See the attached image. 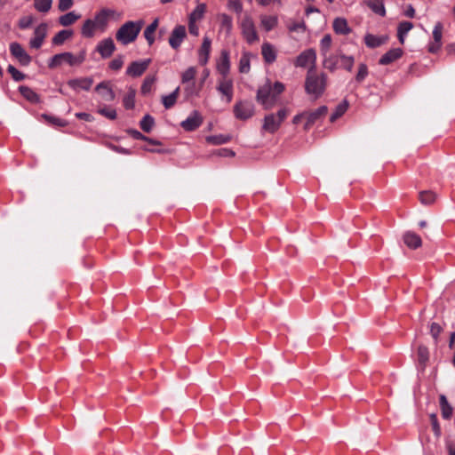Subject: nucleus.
Returning <instances> with one entry per match:
<instances>
[{"mask_svg": "<svg viewBox=\"0 0 455 455\" xmlns=\"http://www.w3.org/2000/svg\"><path fill=\"white\" fill-rule=\"evenodd\" d=\"M327 86V75L321 72L317 73L315 69L309 68L305 80V91L312 96L314 100L320 98Z\"/></svg>", "mask_w": 455, "mask_h": 455, "instance_id": "obj_1", "label": "nucleus"}, {"mask_svg": "<svg viewBox=\"0 0 455 455\" xmlns=\"http://www.w3.org/2000/svg\"><path fill=\"white\" fill-rule=\"evenodd\" d=\"M143 26L142 20L127 21L117 30L116 38L124 45L134 42Z\"/></svg>", "mask_w": 455, "mask_h": 455, "instance_id": "obj_2", "label": "nucleus"}, {"mask_svg": "<svg viewBox=\"0 0 455 455\" xmlns=\"http://www.w3.org/2000/svg\"><path fill=\"white\" fill-rule=\"evenodd\" d=\"M289 113V109L283 108L279 109L276 114L267 115L263 119L262 132L271 134L276 132Z\"/></svg>", "mask_w": 455, "mask_h": 455, "instance_id": "obj_3", "label": "nucleus"}, {"mask_svg": "<svg viewBox=\"0 0 455 455\" xmlns=\"http://www.w3.org/2000/svg\"><path fill=\"white\" fill-rule=\"evenodd\" d=\"M85 60V52L82 51L77 55L71 52H62L55 54L49 61V68H54L61 66L63 63H68L69 66H76L82 64Z\"/></svg>", "mask_w": 455, "mask_h": 455, "instance_id": "obj_4", "label": "nucleus"}, {"mask_svg": "<svg viewBox=\"0 0 455 455\" xmlns=\"http://www.w3.org/2000/svg\"><path fill=\"white\" fill-rule=\"evenodd\" d=\"M242 36L248 44H253L259 40L252 17L245 13L239 21Z\"/></svg>", "mask_w": 455, "mask_h": 455, "instance_id": "obj_5", "label": "nucleus"}, {"mask_svg": "<svg viewBox=\"0 0 455 455\" xmlns=\"http://www.w3.org/2000/svg\"><path fill=\"white\" fill-rule=\"evenodd\" d=\"M256 100L265 109H270L275 106L277 99L275 95L273 94L270 82H267L258 89Z\"/></svg>", "mask_w": 455, "mask_h": 455, "instance_id": "obj_6", "label": "nucleus"}, {"mask_svg": "<svg viewBox=\"0 0 455 455\" xmlns=\"http://www.w3.org/2000/svg\"><path fill=\"white\" fill-rule=\"evenodd\" d=\"M316 53L314 49H307L302 52L295 60V66L315 69Z\"/></svg>", "mask_w": 455, "mask_h": 455, "instance_id": "obj_7", "label": "nucleus"}, {"mask_svg": "<svg viewBox=\"0 0 455 455\" xmlns=\"http://www.w3.org/2000/svg\"><path fill=\"white\" fill-rule=\"evenodd\" d=\"M255 112V107L251 102L240 101L234 107V113L236 118L246 120L251 118Z\"/></svg>", "mask_w": 455, "mask_h": 455, "instance_id": "obj_8", "label": "nucleus"}, {"mask_svg": "<svg viewBox=\"0 0 455 455\" xmlns=\"http://www.w3.org/2000/svg\"><path fill=\"white\" fill-rule=\"evenodd\" d=\"M202 124L203 116L198 111L195 110L181 122L180 126L187 132H192L197 129Z\"/></svg>", "mask_w": 455, "mask_h": 455, "instance_id": "obj_9", "label": "nucleus"}, {"mask_svg": "<svg viewBox=\"0 0 455 455\" xmlns=\"http://www.w3.org/2000/svg\"><path fill=\"white\" fill-rule=\"evenodd\" d=\"M187 36L186 28L183 25L176 26L173 30L171 33V36L169 37V44L170 46L177 50L181 43L183 42L184 38Z\"/></svg>", "mask_w": 455, "mask_h": 455, "instance_id": "obj_10", "label": "nucleus"}, {"mask_svg": "<svg viewBox=\"0 0 455 455\" xmlns=\"http://www.w3.org/2000/svg\"><path fill=\"white\" fill-rule=\"evenodd\" d=\"M306 112V124L305 129H308L315 123L323 118L328 113V108L326 106H321L318 108L312 111Z\"/></svg>", "mask_w": 455, "mask_h": 455, "instance_id": "obj_11", "label": "nucleus"}, {"mask_svg": "<svg viewBox=\"0 0 455 455\" xmlns=\"http://www.w3.org/2000/svg\"><path fill=\"white\" fill-rule=\"evenodd\" d=\"M151 63L150 59L133 61L126 69V74L132 77H138L141 76Z\"/></svg>", "mask_w": 455, "mask_h": 455, "instance_id": "obj_12", "label": "nucleus"}, {"mask_svg": "<svg viewBox=\"0 0 455 455\" xmlns=\"http://www.w3.org/2000/svg\"><path fill=\"white\" fill-rule=\"evenodd\" d=\"M10 51L12 55L15 57L21 65L27 66L30 63V56L25 52L20 44L12 43L10 45Z\"/></svg>", "mask_w": 455, "mask_h": 455, "instance_id": "obj_13", "label": "nucleus"}, {"mask_svg": "<svg viewBox=\"0 0 455 455\" xmlns=\"http://www.w3.org/2000/svg\"><path fill=\"white\" fill-rule=\"evenodd\" d=\"M47 34V25L45 23H42L38 25L34 31V37L30 40V47L35 49H39Z\"/></svg>", "mask_w": 455, "mask_h": 455, "instance_id": "obj_14", "label": "nucleus"}, {"mask_svg": "<svg viewBox=\"0 0 455 455\" xmlns=\"http://www.w3.org/2000/svg\"><path fill=\"white\" fill-rule=\"evenodd\" d=\"M218 92L226 97L228 103L231 102L233 99V81L228 77H222L219 80L217 86Z\"/></svg>", "mask_w": 455, "mask_h": 455, "instance_id": "obj_15", "label": "nucleus"}, {"mask_svg": "<svg viewBox=\"0 0 455 455\" xmlns=\"http://www.w3.org/2000/svg\"><path fill=\"white\" fill-rule=\"evenodd\" d=\"M92 84L93 80L91 77L75 78L68 81V86L76 92L80 90L89 91Z\"/></svg>", "mask_w": 455, "mask_h": 455, "instance_id": "obj_16", "label": "nucleus"}, {"mask_svg": "<svg viewBox=\"0 0 455 455\" xmlns=\"http://www.w3.org/2000/svg\"><path fill=\"white\" fill-rule=\"evenodd\" d=\"M443 36V25L441 22H437L433 29L434 42L429 44L428 51L430 52H436L442 45Z\"/></svg>", "mask_w": 455, "mask_h": 455, "instance_id": "obj_17", "label": "nucleus"}, {"mask_svg": "<svg viewBox=\"0 0 455 455\" xmlns=\"http://www.w3.org/2000/svg\"><path fill=\"white\" fill-rule=\"evenodd\" d=\"M259 25L260 28L265 32H270L274 28H275L278 25V17L276 15H267L261 14L259 16Z\"/></svg>", "mask_w": 455, "mask_h": 455, "instance_id": "obj_18", "label": "nucleus"}, {"mask_svg": "<svg viewBox=\"0 0 455 455\" xmlns=\"http://www.w3.org/2000/svg\"><path fill=\"white\" fill-rule=\"evenodd\" d=\"M116 46L112 38H107L100 41L97 46V51L102 58H108L112 55Z\"/></svg>", "mask_w": 455, "mask_h": 455, "instance_id": "obj_19", "label": "nucleus"}, {"mask_svg": "<svg viewBox=\"0 0 455 455\" xmlns=\"http://www.w3.org/2000/svg\"><path fill=\"white\" fill-rule=\"evenodd\" d=\"M261 54L264 60L270 64L276 60V50L273 44L268 42H265L261 45Z\"/></svg>", "mask_w": 455, "mask_h": 455, "instance_id": "obj_20", "label": "nucleus"}, {"mask_svg": "<svg viewBox=\"0 0 455 455\" xmlns=\"http://www.w3.org/2000/svg\"><path fill=\"white\" fill-rule=\"evenodd\" d=\"M339 62V53L330 54L328 52L326 55H323V66L331 72H334L338 68Z\"/></svg>", "mask_w": 455, "mask_h": 455, "instance_id": "obj_21", "label": "nucleus"}, {"mask_svg": "<svg viewBox=\"0 0 455 455\" xmlns=\"http://www.w3.org/2000/svg\"><path fill=\"white\" fill-rule=\"evenodd\" d=\"M217 69L223 77H228L230 69L229 54L227 51H222L220 58L217 63Z\"/></svg>", "mask_w": 455, "mask_h": 455, "instance_id": "obj_22", "label": "nucleus"}, {"mask_svg": "<svg viewBox=\"0 0 455 455\" xmlns=\"http://www.w3.org/2000/svg\"><path fill=\"white\" fill-rule=\"evenodd\" d=\"M403 50L401 48H394L386 52L379 60L380 65H388L401 58Z\"/></svg>", "mask_w": 455, "mask_h": 455, "instance_id": "obj_23", "label": "nucleus"}, {"mask_svg": "<svg viewBox=\"0 0 455 455\" xmlns=\"http://www.w3.org/2000/svg\"><path fill=\"white\" fill-rule=\"evenodd\" d=\"M212 41L209 37L205 36L203 40V44L199 50L198 61L201 65H205L208 62L209 55L211 52Z\"/></svg>", "mask_w": 455, "mask_h": 455, "instance_id": "obj_24", "label": "nucleus"}, {"mask_svg": "<svg viewBox=\"0 0 455 455\" xmlns=\"http://www.w3.org/2000/svg\"><path fill=\"white\" fill-rule=\"evenodd\" d=\"M403 239L404 243L411 249H417L422 244L420 236L411 231L406 232Z\"/></svg>", "mask_w": 455, "mask_h": 455, "instance_id": "obj_25", "label": "nucleus"}, {"mask_svg": "<svg viewBox=\"0 0 455 455\" xmlns=\"http://www.w3.org/2000/svg\"><path fill=\"white\" fill-rule=\"evenodd\" d=\"M95 91L98 92L102 99L106 101H112L115 99L114 92L106 82L99 84L95 87Z\"/></svg>", "mask_w": 455, "mask_h": 455, "instance_id": "obj_26", "label": "nucleus"}, {"mask_svg": "<svg viewBox=\"0 0 455 455\" xmlns=\"http://www.w3.org/2000/svg\"><path fill=\"white\" fill-rule=\"evenodd\" d=\"M333 30L339 35H348L351 31L347 21L344 18H336L332 24Z\"/></svg>", "mask_w": 455, "mask_h": 455, "instance_id": "obj_27", "label": "nucleus"}, {"mask_svg": "<svg viewBox=\"0 0 455 455\" xmlns=\"http://www.w3.org/2000/svg\"><path fill=\"white\" fill-rule=\"evenodd\" d=\"M387 40L385 36H377L372 34H366L364 43L369 48H376L382 45Z\"/></svg>", "mask_w": 455, "mask_h": 455, "instance_id": "obj_28", "label": "nucleus"}, {"mask_svg": "<svg viewBox=\"0 0 455 455\" xmlns=\"http://www.w3.org/2000/svg\"><path fill=\"white\" fill-rule=\"evenodd\" d=\"M158 27V20L156 19L150 25H148L144 30V36L149 45H152L155 42V32Z\"/></svg>", "mask_w": 455, "mask_h": 455, "instance_id": "obj_29", "label": "nucleus"}, {"mask_svg": "<svg viewBox=\"0 0 455 455\" xmlns=\"http://www.w3.org/2000/svg\"><path fill=\"white\" fill-rule=\"evenodd\" d=\"M81 17L80 14L75 12H68L59 18V22L61 26L68 27L75 23Z\"/></svg>", "mask_w": 455, "mask_h": 455, "instance_id": "obj_30", "label": "nucleus"}, {"mask_svg": "<svg viewBox=\"0 0 455 455\" xmlns=\"http://www.w3.org/2000/svg\"><path fill=\"white\" fill-rule=\"evenodd\" d=\"M179 93H180V88L177 87L172 93H170L169 95H165V96H163L162 97V102L165 108H172L176 101H177V99L179 97Z\"/></svg>", "mask_w": 455, "mask_h": 455, "instance_id": "obj_31", "label": "nucleus"}, {"mask_svg": "<svg viewBox=\"0 0 455 455\" xmlns=\"http://www.w3.org/2000/svg\"><path fill=\"white\" fill-rule=\"evenodd\" d=\"M367 5L375 13H377V14H379L380 16H385L386 10H385V6L383 4V2L381 0H369L367 2Z\"/></svg>", "mask_w": 455, "mask_h": 455, "instance_id": "obj_32", "label": "nucleus"}, {"mask_svg": "<svg viewBox=\"0 0 455 455\" xmlns=\"http://www.w3.org/2000/svg\"><path fill=\"white\" fill-rule=\"evenodd\" d=\"M219 18L221 28L224 29L227 34H230L233 28L232 18L226 13L220 14Z\"/></svg>", "mask_w": 455, "mask_h": 455, "instance_id": "obj_33", "label": "nucleus"}, {"mask_svg": "<svg viewBox=\"0 0 455 455\" xmlns=\"http://www.w3.org/2000/svg\"><path fill=\"white\" fill-rule=\"evenodd\" d=\"M348 108V102L347 100H343L341 103H339L336 108L335 111L331 114L330 117L331 122H335L339 117H340Z\"/></svg>", "mask_w": 455, "mask_h": 455, "instance_id": "obj_34", "label": "nucleus"}, {"mask_svg": "<svg viewBox=\"0 0 455 455\" xmlns=\"http://www.w3.org/2000/svg\"><path fill=\"white\" fill-rule=\"evenodd\" d=\"M96 28L92 20H86L82 27V35L85 37H92Z\"/></svg>", "mask_w": 455, "mask_h": 455, "instance_id": "obj_35", "label": "nucleus"}, {"mask_svg": "<svg viewBox=\"0 0 455 455\" xmlns=\"http://www.w3.org/2000/svg\"><path fill=\"white\" fill-rule=\"evenodd\" d=\"M52 5V0H35L34 7L40 12H48Z\"/></svg>", "mask_w": 455, "mask_h": 455, "instance_id": "obj_36", "label": "nucleus"}, {"mask_svg": "<svg viewBox=\"0 0 455 455\" xmlns=\"http://www.w3.org/2000/svg\"><path fill=\"white\" fill-rule=\"evenodd\" d=\"M72 35L73 32L71 30H61L52 38V43L54 44H62L66 40L70 38Z\"/></svg>", "mask_w": 455, "mask_h": 455, "instance_id": "obj_37", "label": "nucleus"}, {"mask_svg": "<svg viewBox=\"0 0 455 455\" xmlns=\"http://www.w3.org/2000/svg\"><path fill=\"white\" fill-rule=\"evenodd\" d=\"M339 59H340V67L345 68L347 71H352L353 66L355 63L354 57L352 56H347L343 53H339Z\"/></svg>", "mask_w": 455, "mask_h": 455, "instance_id": "obj_38", "label": "nucleus"}, {"mask_svg": "<svg viewBox=\"0 0 455 455\" xmlns=\"http://www.w3.org/2000/svg\"><path fill=\"white\" fill-rule=\"evenodd\" d=\"M156 79V76H146L140 89L142 94L146 95L151 92L152 86L155 84Z\"/></svg>", "mask_w": 455, "mask_h": 455, "instance_id": "obj_39", "label": "nucleus"}, {"mask_svg": "<svg viewBox=\"0 0 455 455\" xmlns=\"http://www.w3.org/2000/svg\"><path fill=\"white\" fill-rule=\"evenodd\" d=\"M229 140H230L229 136L222 135V134L212 135V136H208L206 138L207 142H209L212 145L225 144V143H228L229 141Z\"/></svg>", "mask_w": 455, "mask_h": 455, "instance_id": "obj_40", "label": "nucleus"}, {"mask_svg": "<svg viewBox=\"0 0 455 455\" xmlns=\"http://www.w3.org/2000/svg\"><path fill=\"white\" fill-rule=\"evenodd\" d=\"M108 18L107 17V15H105V12L101 10L99 13L96 14L93 21L95 22V26L97 28H100L101 30H104L108 24Z\"/></svg>", "mask_w": 455, "mask_h": 455, "instance_id": "obj_41", "label": "nucleus"}, {"mask_svg": "<svg viewBox=\"0 0 455 455\" xmlns=\"http://www.w3.org/2000/svg\"><path fill=\"white\" fill-rule=\"evenodd\" d=\"M418 361L422 365L425 366L429 358L428 349L425 346H419L418 347Z\"/></svg>", "mask_w": 455, "mask_h": 455, "instance_id": "obj_42", "label": "nucleus"}, {"mask_svg": "<svg viewBox=\"0 0 455 455\" xmlns=\"http://www.w3.org/2000/svg\"><path fill=\"white\" fill-rule=\"evenodd\" d=\"M124 106L127 109L133 108L135 103V91L130 89L128 93L124 97Z\"/></svg>", "mask_w": 455, "mask_h": 455, "instance_id": "obj_43", "label": "nucleus"}, {"mask_svg": "<svg viewBox=\"0 0 455 455\" xmlns=\"http://www.w3.org/2000/svg\"><path fill=\"white\" fill-rule=\"evenodd\" d=\"M154 124L155 120L150 115H146L140 121V128L146 132H149Z\"/></svg>", "mask_w": 455, "mask_h": 455, "instance_id": "obj_44", "label": "nucleus"}, {"mask_svg": "<svg viewBox=\"0 0 455 455\" xmlns=\"http://www.w3.org/2000/svg\"><path fill=\"white\" fill-rule=\"evenodd\" d=\"M419 198L423 204H430L435 202V195L432 191H422L419 195Z\"/></svg>", "mask_w": 455, "mask_h": 455, "instance_id": "obj_45", "label": "nucleus"}, {"mask_svg": "<svg viewBox=\"0 0 455 455\" xmlns=\"http://www.w3.org/2000/svg\"><path fill=\"white\" fill-rule=\"evenodd\" d=\"M331 36L330 35H325L320 42V49H321V54L326 55L329 52V50L331 45Z\"/></svg>", "mask_w": 455, "mask_h": 455, "instance_id": "obj_46", "label": "nucleus"}, {"mask_svg": "<svg viewBox=\"0 0 455 455\" xmlns=\"http://www.w3.org/2000/svg\"><path fill=\"white\" fill-rule=\"evenodd\" d=\"M205 12V4H200L196 6V8L190 14V21H196L203 18L204 13Z\"/></svg>", "mask_w": 455, "mask_h": 455, "instance_id": "obj_47", "label": "nucleus"}, {"mask_svg": "<svg viewBox=\"0 0 455 455\" xmlns=\"http://www.w3.org/2000/svg\"><path fill=\"white\" fill-rule=\"evenodd\" d=\"M239 71L248 73L250 71V57L248 53H243L239 61Z\"/></svg>", "mask_w": 455, "mask_h": 455, "instance_id": "obj_48", "label": "nucleus"}, {"mask_svg": "<svg viewBox=\"0 0 455 455\" xmlns=\"http://www.w3.org/2000/svg\"><path fill=\"white\" fill-rule=\"evenodd\" d=\"M196 75V69L194 67L188 68L187 70H185L181 76V81L183 84L188 83L192 80H194L195 76Z\"/></svg>", "mask_w": 455, "mask_h": 455, "instance_id": "obj_49", "label": "nucleus"}, {"mask_svg": "<svg viewBox=\"0 0 455 455\" xmlns=\"http://www.w3.org/2000/svg\"><path fill=\"white\" fill-rule=\"evenodd\" d=\"M368 76V68L364 63H360L358 67V72L355 76V80L358 83H362L365 77Z\"/></svg>", "mask_w": 455, "mask_h": 455, "instance_id": "obj_50", "label": "nucleus"}, {"mask_svg": "<svg viewBox=\"0 0 455 455\" xmlns=\"http://www.w3.org/2000/svg\"><path fill=\"white\" fill-rule=\"evenodd\" d=\"M98 112L104 116L105 117L110 119V120H114L116 118V112L114 108H108V107H103V108H100L98 109Z\"/></svg>", "mask_w": 455, "mask_h": 455, "instance_id": "obj_51", "label": "nucleus"}, {"mask_svg": "<svg viewBox=\"0 0 455 455\" xmlns=\"http://www.w3.org/2000/svg\"><path fill=\"white\" fill-rule=\"evenodd\" d=\"M228 8L237 14L243 12V4L240 0H228Z\"/></svg>", "mask_w": 455, "mask_h": 455, "instance_id": "obj_52", "label": "nucleus"}, {"mask_svg": "<svg viewBox=\"0 0 455 455\" xmlns=\"http://www.w3.org/2000/svg\"><path fill=\"white\" fill-rule=\"evenodd\" d=\"M20 92L22 95L32 102L38 100V95L28 87H21Z\"/></svg>", "mask_w": 455, "mask_h": 455, "instance_id": "obj_53", "label": "nucleus"}, {"mask_svg": "<svg viewBox=\"0 0 455 455\" xmlns=\"http://www.w3.org/2000/svg\"><path fill=\"white\" fill-rule=\"evenodd\" d=\"M288 29L291 32H305L306 25L304 22H291L288 26Z\"/></svg>", "mask_w": 455, "mask_h": 455, "instance_id": "obj_54", "label": "nucleus"}, {"mask_svg": "<svg viewBox=\"0 0 455 455\" xmlns=\"http://www.w3.org/2000/svg\"><path fill=\"white\" fill-rule=\"evenodd\" d=\"M8 72L12 75L15 81L19 82L24 79V75L12 65H9Z\"/></svg>", "mask_w": 455, "mask_h": 455, "instance_id": "obj_55", "label": "nucleus"}, {"mask_svg": "<svg viewBox=\"0 0 455 455\" xmlns=\"http://www.w3.org/2000/svg\"><path fill=\"white\" fill-rule=\"evenodd\" d=\"M123 64H124L123 57H122V56H118V57H116V59H114V60L109 63V68H110L111 69H114V70H119V69L123 67Z\"/></svg>", "mask_w": 455, "mask_h": 455, "instance_id": "obj_56", "label": "nucleus"}, {"mask_svg": "<svg viewBox=\"0 0 455 455\" xmlns=\"http://www.w3.org/2000/svg\"><path fill=\"white\" fill-rule=\"evenodd\" d=\"M412 28L413 25L411 22L403 21L399 24L397 32L406 35Z\"/></svg>", "mask_w": 455, "mask_h": 455, "instance_id": "obj_57", "label": "nucleus"}, {"mask_svg": "<svg viewBox=\"0 0 455 455\" xmlns=\"http://www.w3.org/2000/svg\"><path fill=\"white\" fill-rule=\"evenodd\" d=\"M74 0H59L58 8L60 12H65L72 7Z\"/></svg>", "mask_w": 455, "mask_h": 455, "instance_id": "obj_58", "label": "nucleus"}, {"mask_svg": "<svg viewBox=\"0 0 455 455\" xmlns=\"http://www.w3.org/2000/svg\"><path fill=\"white\" fill-rule=\"evenodd\" d=\"M284 91V84L280 82H275L272 85L273 94L275 95L276 99Z\"/></svg>", "mask_w": 455, "mask_h": 455, "instance_id": "obj_59", "label": "nucleus"}, {"mask_svg": "<svg viewBox=\"0 0 455 455\" xmlns=\"http://www.w3.org/2000/svg\"><path fill=\"white\" fill-rule=\"evenodd\" d=\"M441 409H442L443 417L446 419H450L452 414V408L449 404V403L446 404L441 405Z\"/></svg>", "mask_w": 455, "mask_h": 455, "instance_id": "obj_60", "label": "nucleus"}, {"mask_svg": "<svg viewBox=\"0 0 455 455\" xmlns=\"http://www.w3.org/2000/svg\"><path fill=\"white\" fill-rule=\"evenodd\" d=\"M441 331H442V327L438 323H433L431 324L430 333L435 339H437V337L441 333Z\"/></svg>", "mask_w": 455, "mask_h": 455, "instance_id": "obj_61", "label": "nucleus"}, {"mask_svg": "<svg viewBox=\"0 0 455 455\" xmlns=\"http://www.w3.org/2000/svg\"><path fill=\"white\" fill-rule=\"evenodd\" d=\"M33 23V17H24L20 20V27L21 28H28Z\"/></svg>", "mask_w": 455, "mask_h": 455, "instance_id": "obj_62", "label": "nucleus"}, {"mask_svg": "<svg viewBox=\"0 0 455 455\" xmlns=\"http://www.w3.org/2000/svg\"><path fill=\"white\" fill-rule=\"evenodd\" d=\"M217 155L221 157H231L235 156V153L228 148H220L217 151Z\"/></svg>", "mask_w": 455, "mask_h": 455, "instance_id": "obj_63", "label": "nucleus"}, {"mask_svg": "<svg viewBox=\"0 0 455 455\" xmlns=\"http://www.w3.org/2000/svg\"><path fill=\"white\" fill-rule=\"evenodd\" d=\"M76 116L79 119H82V120H84L86 122H92L93 121V116L88 113H84V112H78L76 114Z\"/></svg>", "mask_w": 455, "mask_h": 455, "instance_id": "obj_64", "label": "nucleus"}]
</instances>
